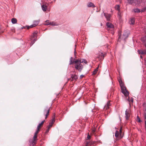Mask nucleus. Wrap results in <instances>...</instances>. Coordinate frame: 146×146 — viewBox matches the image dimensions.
<instances>
[{
  "instance_id": "39448f33",
  "label": "nucleus",
  "mask_w": 146,
  "mask_h": 146,
  "mask_svg": "<svg viewBox=\"0 0 146 146\" xmlns=\"http://www.w3.org/2000/svg\"><path fill=\"white\" fill-rule=\"evenodd\" d=\"M44 24L46 25H50L53 26H56L59 25V23L54 21H50L49 20H47L45 21V23Z\"/></svg>"
},
{
  "instance_id": "ddd939ff",
  "label": "nucleus",
  "mask_w": 146,
  "mask_h": 146,
  "mask_svg": "<svg viewBox=\"0 0 146 146\" xmlns=\"http://www.w3.org/2000/svg\"><path fill=\"white\" fill-rule=\"evenodd\" d=\"M78 77L77 75L76 74H72L70 79L71 81H75L77 80Z\"/></svg>"
},
{
  "instance_id": "6ab92c4d",
  "label": "nucleus",
  "mask_w": 146,
  "mask_h": 146,
  "mask_svg": "<svg viewBox=\"0 0 146 146\" xmlns=\"http://www.w3.org/2000/svg\"><path fill=\"white\" fill-rule=\"evenodd\" d=\"M115 9L116 10H117L118 11V14L119 15H120L119 13H120V12L119 5H116L115 6Z\"/></svg>"
},
{
  "instance_id": "72a5a7b5",
  "label": "nucleus",
  "mask_w": 146,
  "mask_h": 146,
  "mask_svg": "<svg viewBox=\"0 0 146 146\" xmlns=\"http://www.w3.org/2000/svg\"><path fill=\"white\" fill-rule=\"evenodd\" d=\"M90 138V136L89 134H88L87 135V139H89Z\"/></svg>"
},
{
  "instance_id": "5fc2aeb1",
  "label": "nucleus",
  "mask_w": 146,
  "mask_h": 146,
  "mask_svg": "<svg viewBox=\"0 0 146 146\" xmlns=\"http://www.w3.org/2000/svg\"><path fill=\"white\" fill-rule=\"evenodd\" d=\"M101 26H102V23L101 24Z\"/></svg>"
},
{
  "instance_id": "2eb2a0df",
  "label": "nucleus",
  "mask_w": 146,
  "mask_h": 146,
  "mask_svg": "<svg viewBox=\"0 0 146 146\" xmlns=\"http://www.w3.org/2000/svg\"><path fill=\"white\" fill-rule=\"evenodd\" d=\"M110 106L111 104L110 102H108L104 106V110H106L109 109Z\"/></svg>"
},
{
  "instance_id": "37998d69",
  "label": "nucleus",
  "mask_w": 146,
  "mask_h": 146,
  "mask_svg": "<svg viewBox=\"0 0 146 146\" xmlns=\"http://www.w3.org/2000/svg\"><path fill=\"white\" fill-rule=\"evenodd\" d=\"M49 129H49V128H48V129L46 130V132L47 133V132H48Z\"/></svg>"
},
{
  "instance_id": "cd10ccee",
  "label": "nucleus",
  "mask_w": 146,
  "mask_h": 146,
  "mask_svg": "<svg viewBox=\"0 0 146 146\" xmlns=\"http://www.w3.org/2000/svg\"><path fill=\"white\" fill-rule=\"evenodd\" d=\"M146 11V6L145 7L143 8L141 10V12H144L145 11Z\"/></svg>"
},
{
  "instance_id": "a878e982",
  "label": "nucleus",
  "mask_w": 146,
  "mask_h": 146,
  "mask_svg": "<svg viewBox=\"0 0 146 146\" xmlns=\"http://www.w3.org/2000/svg\"><path fill=\"white\" fill-rule=\"evenodd\" d=\"M44 121H45L44 120L42 121L41 122V123H40L38 124V125L37 127H38V128H40V126L43 124L44 123Z\"/></svg>"
},
{
  "instance_id": "393cba45",
  "label": "nucleus",
  "mask_w": 146,
  "mask_h": 146,
  "mask_svg": "<svg viewBox=\"0 0 146 146\" xmlns=\"http://www.w3.org/2000/svg\"><path fill=\"white\" fill-rule=\"evenodd\" d=\"M133 11H134L135 12V13H139L140 12H141V11H140V9H138V8H136V9H133Z\"/></svg>"
},
{
  "instance_id": "4468645a",
  "label": "nucleus",
  "mask_w": 146,
  "mask_h": 146,
  "mask_svg": "<svg viewBox=\"0 0 146 146\" xmlns=\"http://www.w3.org/2000/svg\"><path fill=\"white\" fill-rule=\"evenodd\" d=\"M47 6L46 5V4H42L41 5V9L42 10V11L44 12L46 11L47 10H48V11H50V10L47 9Z\"/></svg>"
},
{
  "instance_id": "2f4dec72",
  "label": "nucleus",
  "mask_w": 146,
  "mask_h": 146,
  "mask_svg": "<svg viewBox=\"0 0 146 146\" xmlns=\"http://www.w3.org/2000/svg\"><path fill=\"white\" fill-rule=\"evenodd\" d=\"M52 124H51L49 123V125H48V128H49V129H50L51 128V127H52Z\"/></svg>"
},
{
  "instance_id": "423d86ee",
  "label": "nucleus",
  "mask_w": 146,
  "mask_h": 146,
  "mask_svg": "<svg viewBox=\"0 0 146 146\" xmlns=\"http://www.w3.org/2000/svg\"><path fill=\"white\" fill-rule=\"evenodd\" d=\"M37 32H35L33 33L32 35L31 36V40L30 44L31 46L33 45L35 43V42L37 40Z\"/></svg>"
},
{
  "instance_id": "f8f14e48",
  "label": "nucleus",
  "mask_w": 146,
  "mask_h": 146,
  "mask_svg": "<svg viewBox=\"0 0 146 146\" xmlns=\"http://www.w3.org/2000/svg\"><path fill=\"white\" fill-rule=\"evenodd\" d=\"M129 33V30H127L124 31L123 35V38L125 39L127 38Z\"/></svg>"
},
{
  "instance_id": "473e14b6",
  "label": "nucleus",
  "mask_w": 146,
  "mask_h": 146,
  "mask_svg": "<svg viewBox=\"0 0 146 146\" xmlns=\"http://www.w3.org/2000/svg\"><path fill=\"white\" fill-rule=\"evenodd\" d=\"M144 118L145 120H146V111L144 112Z\"/></svg>"
},
{
  "instance_id": "0eeeda50",
  "label": "nucleus",
  "mask_w": 146,
  "mask_h": 146,
  "mask_svg": "<svg viewBox=\"0 0 146 146\" xmlns=\"http://www.w3.org/2000/svg\"><path fill=\"white\" fill-rule=\"evenodd\" d=\"M128 3L129 4H135L139 5L141 3L140 0H127Z\"/></svg>"
},
{
  "instance_id": "c9c22d12",
  "label": "nucleus",
  "mask_w": 146,
  "mask_h": 146,
  "mask_svg": "<svg viewBox=\"0 0 146 146\" xmlns=\"http://www.w3.org/2000/svg\"><path fill=\"white\" fill-rule=\"evenodd\" d=\"M118 35L119 36V38H120V37H121V33H119Z\"/></svg>"
},
{
  "instance_id": "f257e3e1",
  "label": "nucleus",
  "mask_w": 146,
  "mask_h": 146,
  "mask_svg": "<svg viewBox=\"0 0 146 146\" xmlns=\"http://www.w3.org/2000/svg\"><path fill=\"white\" fill-rule=\"evenodd\" d=\"M80 59H78L74 61H73V62H74L76 64L75 65V68L76 69L78 70L80 72L82 69L83 66V65L80 63Z\"/></svg>"
},
{
  "instance_id": "aec40b11",
  "label": "nucleus",
  "mask_w": 146,
  "mask_h": 146,
  "mask_svg": "<svg viewBox=\"0 0 146 146\" xmlns=\"http://www.w3.org/2000/svg\"><path fill=\"white\" fill-rule=\"evenodd\" d=\"M127 109L125 111V117L127 120L128 119L129 115V113L127 111Z\"/></svg>"
},
{
  "instance_id": "ea45409f",
  "label": "nucleus",
  "mask_w": 146,
  "mask_h": 146,
  "mask_svg": "<svg viewBox=\"0 0 146 146\" xmlns=\"http://www.w3.org/2000/svg\"><path fill=\"white\" fill-rule=\"evenodd\" d=\"M70 61H72V57L70 58Z\"/></svg>"
},
{
  "instance_id": "09e8293b",
  "label": "nucleus",
  "mask_w": 146,
  "mask_h": 146,
  "mask_svg": "<svg viewBox=\"0 0 146 146\" xmlns=\"http://www.w3.org/2000/svg\"><path fill=\"white\" fill-rule=\"evenodd\" d=\"M56 0H54V2H55V1H56Z\"/></svg>"
},
{
  "instance_id": "e433bc0d",
  "label": "nucleus",
  "mask_w": 146,
  "mask_h": 146,
  "mask_svg": "<svg viewBox=\"0 0 146 146\" xmlns=\"http://www.w3.org/2000/svg\"><path fill=\"white\" fill-rule=\"evenodd\" d=\"M84 76V75H81L80 76V78H82Z\"/></svg>"
},
{
  "instance_id": "4be33fe9",
  "label": "nucleus",
  "mask_w": 146,
  "mask_h": 146,
  "mask_svg": "<svg viewBox=\"0 0 146 146\" xmlns=\"http://www.w3.org/2000/svg\"><path fill=\"white\" fill-rule=\"evenodd\" d=\"M84 62L85 64L87 63V62L86 59H80V64Z\"/></svg>"
},
{
  "instance_id": "412c9836",
  "label": "nucleus",
  "mask_w": 146,
  "mask_h": 146,
  "mask_svg": "<svg viewBox=\"0 0 146 146\" xmlns=\"http://www.w3.org/2000/svg\"><path fill=\"white\" fill-rule=\"evenodd\" d=\"M106 25L107 27H114L113 25L110 23L107 22L106 23Z\"/></svg>"
},
{
  "instance_id": "b1692460",
  "label": "nucleus",
  "mask_w": 146,
  "mask_h": 146,
  "mask_svg": "<svg viewBox=\"0 0 146 146\" xmlns=\"http://www.w3.org/2000/svg\"><path fill=\"white\" fill-rule=\"evenodd\" d=\"M98 67L96 69H95L93 71L92 74L93 75H95L98 71Z\"/></svg>"
},
{
  "instance_id": "1a4fd4ad",
  "label": "nucleus",
  "mask_w": 146,
  "mask_h": 146,
  "mask_svg": "<svg viewBox=\"0 0 146 146\" xmlns=\"http://www.w3.org/2000/svg\"><path fill=\"white\" fill-rule=\"evenodd\" d=\"M101 16L103 17L104 15L105 18L108 21H110V18L111 17V15L110 14H108V13H104L103 11L102 13Z\"/></svg>"
},
{
  "instance_id": "f03ea898",
  "label": "nucleus",
  "mask_w": 146,
  "mask_h": 146,
  "mask_svg": "<svg viewBox=\"0 0 146 146\" xmlns=\"http://www.w3.org/2000/svg\"><path fill=\"white\" fill-rule=\"evenodd\" d=\"M120 86L121 87L122 90V92L125 96H127L129 95V93L127 90L126 88L124 85V84L121 80H119Z\"/></svg>"
},
{
  "instance_id": "dca6fc26",
  "label": "nucleus",
  "mask_w": 146,
  "mask_h": 146,
  "mask_svg": "<svg viewBox=\"0 0 146 146\" xmlns=\"http://www.w3.org/2000/svg\"><path fill=\"white\" fill-rule=\"evenodd\" d=\"M87 6V7H89L94 8L95 7V5L91 2H89L88 3Z\"/></svg>"
},
{
  "instance_id": "58836bf2",
  "label": "nucleus",
  "mask_w": 146,
  "mask_h": 146,
  "mask_svg": "<svg viewBox=\"0 0 146 146\" xmlns=\"http://www.w3.org/2000/svg\"><path fill=\"white\" fill-rule=\"evenodd\" d=\"M38 132H37V131H36L35 132V135H37V134H38Z\"/></svg>"
},
{
  "instance_id": "7c9ffc66",
  "label": "nucleus",
  "mask_w": 146,
  "mask_h": 146,
  "mask_svg": "<svg viewBox=\"0 0 146 146\" xmlns=\"http://www.w3.org/2000/svg\"><path fill=\"white\" fill-rule=\"evenodd\" d=\"M137 119L138 120V121L139 122H141L142 121H141L139 117L138 116H137Z\"/></svg>"
},
{
  "instance_id": "c756f323",
  "label": "nucleus",
  "mask_w": 146,
  "mask_h": 146,
  "mask_svg": "<svg viewBox=\"0 0 146 146\" xmlns=\"http://www.w3.org/2000/svg\"><path fill=\"white\" fill-rule=\"evenodd\" d=\"M37 135L34 134V135L33 137V140L34 141H36V139L37 138Z\"/></svg>"
},
{
  "instance_id": "4c0bfd02",
  "label": "nucleus",
  "mask_w": 146,
  "mask_h": 146,
  "mask_svg": "<svg viewBox=\"0 0 146 146\" xmlns=\"http://www.w3.org/2000/svg\"><path fill=\"white\" fill-rule=\"evenodd\" d=\"M1 28H0V34L1 33L3 32V31L1 30Z\"/></svg>"
},
{
  "instance_id": "8fccbe9b",
  "label": "nucleus",
  "mask_w": 146,
  "mask_h": 146,
  "mask_svg": "<svg viewBox=\"0 0 146 146\" xmlns=\"http://www.w3.org/2000/svg\"><path fill=\"white\" fill-rule=\"evenodd\" d=\"M23 28H21V29H23Z\"/></svg>"
},
{
  "instance_id": "7ed1b4c3",
  "label": "nucleus",
  "mask_w": 146,
  "mask_h": 146,
  "mask_svg": "<svg viewBox=\"0 0 146 146\" xmlns=\"http://www.w3.org/2000/svg\"><path fill=\"white\" fill-rule=\"evenodd\" d=\"M120 86L121 87L122 90V92L125 96H127L129 95V93L127 90L126 88L124 85V84L121 80H119Z\"/></svg>"
},
{
  "instance_id": "20e7f679",
  "label": "nucleus",
  "mask_w": 146,
  "mask_h": 146,
  "mask_svg": "<svg viewBox=\"0 0 146 146\" xmlns=\"http://www.w3.org/2000/svg\"><path fill=\"white\" fill-rule=\"evenodd\" d=\"M120 86L121 87L122 90V92L125 96H127L129 95V93L127 90L126 88L124 85V84L121 80H119Z\"/></svg>"
},
{
  "instance_id": "9d476101",
  "label": "nucleus",
  "mask_w": 146,
  "mask_h": 146,
  "mask_svg": "<svg viewBox=\"0 0 146 146\" xmlns=\"http://www.w3.org/2000/svg\"><path fill=\"white\" fill-rule=\"evenodd\" d=\"M49 111V108L47 107H46L44 111V114L46 116L45 119L46 118L47 116L48 115Z\"/></svg>"
},
{
  "instance_id": "a18cd8bd",
  "label": "nucleus",
  "mask_w": 146,
  "mask_h": 146,
  "mask_svg": "<svg viewBox=\"0 0 146 146\" xmlns=\"http://www.w3.org/2000/svg\"><path fill=\"white\" fill-rule=\"evenodd\" d=\"M140 57H141V58H143V56H140Z\"/></svg>"
},
{
  "instance_id": "f704fd0d",
  "label": "nucleus",
  "mask_w": 146,
  "mask_h": 146,
  "mask_svg": "<svg viewBox=\"0 0 146 146\" xmlns=\"http://www.w3.org/2000/svg\"><path fill=\"white\" fill-rule=\"evenodd\" d=\"M74 62H72V61H70V63H69V65H71L73 63H74Z\"/></svg>"
},
{
  "instance_id": "49530a36",
  "label": "nucleus",
  "mask_w": 146,
  "mask_h": 146,
  "mask_svg": "<svg viewBox=\"0 0 146 146\" xmlns=\"http://www.w3.org/2000/svg\"><path fill=\"white\" fill-rule=\"evenodd\" d=\"M53 3V1H52L50 3L51 4V3Z\"/></svg>"
},
{
  "instance_id": "603ef678",
  "label": "nucleus",
  "mask_w": 146,
  "mask_h": 146,
  "mask_svg": "<svg viewBox=\"0 0 146 146\" xmlns=\"http://www.w3.org/2000/svg\"><path fill=\"white\" fill-rule=\"evenodd\" d=\"M120 32H121V31H120H120H119V33H120Z\"/></svg>"
},
{
  "instance_id": "c85d7f7f",
  "label": "nucleus",
  "mask_w": 146,
  "mask_h": 146,
  "mask_svg": "<svg viewBox=\"0 0 146 146\" xmlns=\"http://www.w3.org/2000/svg\"><path fill=\"white\" fill-rule=\"evenodd\" d=\"M55 121V117H53L50 123L52 124H53L54 123V122Z\"/></svg>"
},
{
  "instance_id": "c03bdc74",
  "label": "nucleus",
  "mask_w": 146,
  "mask_h": 146,
  "mask_svg": "<svg viewBox=\"0 0 146 146\" xmlns=\"http://www.w3.org/2000/svg\"><path fill=\"white\" fill-rule=\"evenodd\" d=\"M110 29H113V28H108V29H107V30H108V31H109V30H110Z\"/></svg>"
},
{
  "instance_id": "a19ab883",
  "label": "nucleus",
  "mask_w": 146,
  "mask_h": 146,
  "mask_svg": "<svg viewBox=\"0 0 146 146\" xmlns=\"http://www.w3.org/2000/svg\"><path fill=\"white\" fill-rule=\"evenodd\" d=\"M39 129L40 128H38V127H37V130L36 131H37V132H38L39 131Z\"/></svg>"
},
{
  "instance_id": "bb28decb",
  "label": "nucleus",
  "mask_w": 146,
  "mask_h": 146,
  "mask_svg": "<svg viewBox=\"0 0 146 146\" xmlns=\"http://www.w3.org/2000/svg\"><path fill=\"white\" fill-rule=\"evenodd\" d=\"M119 133L117 131H116L115 133V136L116 137H117L119 136Z\"/></svg>"
},
{
  "instance_id": "5701e85b",
  "label": "nucleus",
  "mask_w": 146,
  "mask_h": 146,
  "mask_svg": "<svg viewBox=\"0 0 146 146\" xmlns=\"http://www.w3.org/2000/svg\"><path fill=\"white\" fill-rule=\"evenodd\" d=\"M11 22L13 24H15L17 22V20L16 18H12L11 19Z\"/></svg>"
},
{
  "instance_id": "9b49d317",
  "label": "nucleus",
  "mask_w": 146,
  "mask_h": 146,
  "mask_svg": "<svg viewBox=\"0 0 146 146\" xmlns=\"http://www.w3.org/2000/svg\"><path fill=\"white\" fill-rule=\"evenodd\" d=\"M105 55V54H103L102 52H100L98 54V57L99 60H102L104 59Z\"/></svg>"
},
{
  "instance_id": "79ce46f5",
  "label": "nucleus",
  "mask_w": 146,
  "mask_h": 146,
  "mask_svg": "<svg viewBox=\"0 0 146 146\" xmlns=\"http://www.w3.org/2000/svg\"><path fill=\"white\" fill-rule=\"evenodd\" d=\"M130 101L132 102H133V98H131L130 99Z\"/></svg>"
},
{
  "instance_id": "6e6552de",
  "label": "nucleus",
  "mask_w": 146,
  "mask_h": 146,
  "mask_svg": "<svg viewBox=\"0 0 146 146\" xmlns=\"http://www.w3.org/2000/svg\"><path fill=\"white\" fill-rule=\"evenodd\" d=\"M39 20L38 21H34L33 23V24L31 25L30 26L26 25L25 26H23L22 27H34L37 26L39 23Z\"/></svg>"
},
{
  "instance_id": "de8ad7c7",
  "label": "nucleus",
  "mask_w": 146,
  "mask_h": 146,
  "mask_svg": "<svg viewBox=\"0 0 146 146\" xmlns=\"http://www.w3.org/2000/svg\"><path fill=\"white\" fill-rule=\"evenodd\" d=\"M89 143H88V142H87V145H88Z\"/></svg>"
},
{
  "instance_id": "a211bd4d",
  "label": "nucleus",
  "mask_w": 146,
  "mask_h": 146,
  "mask_svg": "<svg viewBox=\"0 0 146 146\" xmlns=\"http://www.w3.org/2000/svg\"><path fill=\"white\" fill-rule=\"evenodd\" d=\"M130 25H133L135 23V19L134 18H131L129 22Z\"/></svg>"
},
{
  "instance_id": "864d4df0",
  "label": "nucleus",
  "mask_w": 146,
  "mask_h": 146,
  "mask_svg": "<svg viewBox=\"0 0 146 146\" xmlns=\"http://www.w3.org/2000/svg\"><path fill=\"white\" fill-rule=\"evenodd\" d=\"M74 52L75 53V51H74Z\"/></svg>"
},
{
  "instance_id": "f3484780",
  "label": "nucleus",
  "mask_w": 146,
  "mask_h": 146,
  "mask_svg": "<svg viewBox=\"0 0 146 146\" xmlns=\"http://www.w3.org/2000/svg\"><path fill=\"white\" fill-rule=\"evenodd\" d=\"M138 53L139 54H146V52L145 51H143L141 50H137Z\"/></svg>"
},
{
  "instance_id": "3c124183",
  "label": "nucleus",
  "mask_w": 146,
  "mask_h": 146,
  "mask_svg": "<svg viewBox=\"0 0 146 146\" xmlns=\"http://www.w3.org/2000/svg\"><path fill=\"white\" fill-rule=\"evenodd\" d=\"M27 28L28 29H29V28Z\"/></svg>"
}]
</instances>
